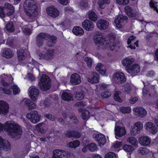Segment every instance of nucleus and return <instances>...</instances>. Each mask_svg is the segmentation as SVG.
I'll use <instances>...</instances> for the list:
<instances>
[{
  "mask_svg": "<svg viewBox=\"0 0 158 158\" xmlns=\"http://www.w3.org/2000/svg\"><path fill=\"white\" fill-rule=\"evenodd\" d=\"M3 129L5 131L8 133L11 138L16 139H19L22 134L21 127L19 125L16 123L6 122L4 126L0 123V131H2Z\"/></svg>",
  "mask_w": 158,
  "mask_h": 158,
  "instance_id": "1",
  "label": "nucleus"
},
{
  "mask_svg": "<svg viewBox=\"0 0 158 158\" xmlns=\"http://www.w3.org/2000/svg\"><path fill=\"white\" fill-rule=\"evenodd\" d=\"M108 39L106 40L105 37L101 34H96L93 37L94 42L96 45L99 44L102 46L104 43L106 42V44L110 47H115L118 46L120 42L119 41H115L116 36L112 33L108 35Z\"/></svg>",
  "mask_w": 158,
  "mask_h": 158,
  "instance_id": "2",
  "label": "nucleus"
},
{
  "mask_svg": "<svg viewBox=\"0 0 158 158\" xmlns=\"http://www.w3.org/2000/svg\"><path fill=\"white\" fill-rule=\"evenodd\" d=\"M48 39L49 40L47 42V45L49 47H52L55 44L57 40V37L54 35H50L45 32H40L36 36V43L39 48L43 46L44 40Z\"/></svg>",
  "mask_w": 158,
  "mask_h": 158,
  "instance_id": "3",
  "label": "nucleus"
},
{
  "mask_svg": "<svg viewBox=\"0 0 158 158\" xmlns=\"http://www.w3.org/2000/svg\"><path fill=\"white\" fill-rule=\"evenodd\" d=\"M23 8L27 15L32 18L36 16L38 7L36 2L33 0H26L24 3Z\"/></svg>",
  "mask_w": 158,
  "mask_h": 158,
  "instance_id": "4",
  "label": "nucleus"
},
{
  "mask_svg": "<svg viewBox=\"0 0 158 158\" xmlns=\"http://www.w3.org/2000/svg\"><path fill=\"white\" fill-rule=\"evenodd\" d=\"M51 80L49 77L46 74H43L40 78L39 85L40 89L43 91H46L51 87Z\"/></svg>",
  "mask_w": 158,
  "mask_h": 158,
  "instance_id": "5",
  "label": "nucleus"
},
{
  "mask_svg": "<svg viewBox=\"0 0 158 158\" xmlns=\"http://www.w3.org/2000/svg\"><path fill=\"white\" fill-rule=\"evenodd\" d=\"M26 117L31 123L36 124L40 121L41 116L38 114L37 111L34 110L27 113Z\"/></svg>",
  "mask_w": 158,
  "mask_h": 158,
  "instance_id": "6",
  "label": "nucleus"
},
{
  "mask_svg": "<svg viewBox=\"0 0 158 158\" xmlns=\"http://www.w3.org/2000/svg\"><path fill=\"white\" fill-rule=\"evenodd\" d=\"M55 50L53 49H48L44 54L40 53L39 55V59H44L45 60L48 61L53 59L54 58V53Z\"/></svg>",
  "mask_w": 158,
  "mask_h": 158,
  "instance_id": "7",
  "label": "nucleus"
},
{
  "mask_svg": "<svg viewBox=\"0 0 158 158\" xmlns=\"http://www.w3.org/2000/svg\"><path fill=\"white\" fill-rule=\"evenodd\" d=\"M114 82L117 84H122L125 82L126 77L123 73L121 72H115L113 75Z\"/></svg>",
  "mask_w": 158,
  "mask_h": 158,
  "instance_id": "8",
  "label": "nucleus"
},
{
  "mask_svg": "<svg viewBox=\"0 0 158 158\" xmlns=\"http://www.w3.org/2000/svg\"><path fill=\"white\" fill-rule=\"evenodd\" d=\"M127 72L132 77L137 76L140 71V66L137 64H132L130 67L127 68Z\"/></svg>",
  "mask_w": 158,
  "mask_h": 158,
  "instance_id": "9",
  "label": "nucleus"
},
{
  "mask_svg": "<svg viewBox=\"0 0 158 158\" xmlns=\"http://www.w3.org/2000/svg\"><path fill=\"white\" fill-rule=\"evenodd\" d=\"M46 12L48 16L53 18L58 17L60 14L59 10L53 6L47 7Z\"/></svg>",
  "mask_w": 158,
  "mask_h": 158,
  "instance_id": "10",
  "label": "nucleus"
},
{
  "mask_svg": "<svg viewBox=\"0 0 158 158\" xmlns=\"http://www.w3.org/2000/svg\"><path fill=\"white\" fill-rule=\"evenodd\" d=\"M93 137L97 141L100 147L104 145L106 142V137L103 134H94L93 135Z\"/></svg>",
  "mask_w": 158,
  "mask_h": 158,
  "instance_id": "11",
  "label": "nucleus"
},
{
  "mask_svg": "<svg viewBox=\"0 0 158 158\" xmlns=\"http://www.w3.org/2000/svg\"><path fill=\"white\" fill-rule=\"evenodd\" d=\"M143 128V125L140 122H138L135 123L134 126H132L131 127V134H139L140 131Z\"/></svg>",
  "mask_w": 158,
  "mask_h": 158,
  "instance_id": "12",
  "label": "nucleus"
},
{
  "mask_svg": "<svg viewBox=\"0 0 158 158\" xmlns=\"http://www.w3.org/2000/svg\"><path fill=\"white\" fill-rule=\"evenodd\" d=\"M145 127L147 130L153 135L155 134L158 131V129L155 124L151 122L146 123Z\"/></svg>",
  "mask_w": 158,
  "mask_h": 158,
  "instance_id": "13",
  "label": "nucleus"
},
{
  "mask_svg": "<svg viewBox=\"0 0 158 158\" xmlns=\"http://www.w3.org/2000/svg\"><path fill=\"white\" fill-rule=\"evenodd\" d=\"M9 106L6 101H0V114L6 115L9 112Z\"/></svg>",
  "mask_w": 158,
  "mask_h": 158,
  "instance_id": "14",
  "label": "nucleus"
},
{
  "mask_svg": "<svg viewBox=\"0 0 158 158\" xmlns=\"http://www.w3.org/2000/svg\"><path fill=\"white\" fill-rule=\"evenodd\" d=\"M109 23L107 20L103 19H99L97 21L96 25L100 30H105L107 28Z\"/></svg>",
  "mask_w": 158,
  "mask_h": 158,
  "instance_id": "15",
  "label": "nucleus"
},
{
  "mask_svg": "<svg viewBox=\"0 0 158 158\" xmlns=\"http://www.w3.org/2000/svg\"><path fill=\"white\" fill-rule=\"evenodd\" d=\"M128 19L127 17L126 16H119L115 18L114 20V23L116 25V27L118 28H121L123 26L122 23H123L124 21Z\"/></svg>",
  "mask_w": 158,
  "mask_h": 158,
  "instance_id": "16",
  "label": "nucleus"
},
{
  "mask_svg": "<svg viewBox=\"0 0 158 158\" xmlns=\"http://www.w3.org/2000/svg\"><path fill=\"white\" fill-rule=\"evenodd\" d=\"M82 27L87 31H92L94 28V24L91 21L85 19L82 23Z\"/></svg>",
  "mask_w": 158,
  "mask_h": 158,
  "instance_id": "17",
  "label": "nucleus"
},
{
  "mask_svg": "<svg viewBox=\"0 0 158 158\" xmlns=\"http://www.w3.org/2000/svg\"><path fill=\"white\" fill-rule=\"evenodd\" d=\"M70 82L74 85L80 84L81 82L80 76L76 73L72 74L70 77Z\"/></svg>",
  "mask_w": 158,
  "mask_h": 158,
  "instance_id": "18",
  "label": "nucleus"
},
{
  "mask_svg": "<svg viewBox=\"0 0 158 158\" xmlns=\"http://www.w3.org/2000/svg\"><path fill=\"white\" fill-rule=\"evenodd\" d=\"M136 115L141 118L145 117L147 114L146 110L142 107H136L134 108Z\"/></svg>",
  "mask_w": 158,
  "mask_h": 158,
  "instance_id": "19",
  "label": "nucleus"
},
{
  "mask_svg": "<svg viewBox=\"0 0 158 158\" xmlns=\"http://www.w3.org/2000/svg\"><path fill=\"white\" fill-rule=\"evenodd\" d=\"M114 131L115 136L118 137H121L125 135L126 132L125 127L120 126L115 127Z\"/></svg>",
  "mask_w": 158,
  "mask_h": 158,
  "instance_id": "20",
  "label": "nucleus"
},
{
  "mask_svg": "<svg viewBox=\"0 0 158 158\" xmlns=\"http://www.w3.org/2000/svg\"><path fill=\"white\" fill-rule=\"evenodd\" d=\"M87 80L89 83H97L99 82V75L98 73L94 72L92 73L91 77L88 78Z\"/></svg>",
  "mask_w": 158,
  "mask_h": 158,
  "instance_id": "21",
  "label": "nucleus"
},
{
  "mask_svg": "<svg viewBox=\"0 0 158 158\" xmlns=\"http://www.w3.org/2000/svg\"><path fill=\"white\" fill-rule=\"evenodd\" d=\"M58 152L55 158H70V153L69 152L60 150H56Z\"/></svg>",
  "mask_w": 158,
  "mask_h": 158,
  "instance_id": "22",
  "label": "nucleus"
},
{
  "mask_svg": "<svg viewBox=\"0 0 158 158\" xmlns=\"http://www.w3.org/2000/svg\"><path fill=\"white\" fill-rule=\"evenodd\" d=\"M134 61V59L133 58H129L128 57L123 59L122 61V64L126 66V69L130 67Z\"/></svg>",
  "mask_w": 158,
  "mask_h": 158,
  "instance_id": "23",
  "label": "nucleus"
},
{
  "mask_svg": "<svg viewBox=\"0 0 158 158\" xmlns=\"http://www.w3.org/2000/svg\"><path fill=\"white\" fill-rule=\"evenodd\" d=\"M139 143L142 145L147 146L149 145L151 139L148 136H143L140 137L139 139Z\"/></svg>",
  "mask_w": 158,
  "mask_h": 158,
  "instance_id": "24",
  "label": "nucleus"
},
{
  "mask_svg": "<svg viewBox=\"0 0 158 158\" xmlns=\"http://www.w3.org/2000/svg\"><path fill=\"white\" fill-rule=\"evenodd\" d=\"M124 10L127 15L131 18L135 17L136 16V13L134 12V10L132 7L129 6H126L124 7Z\"/></svg>",
  "mask_w": 158,
  "mask_h": 158,
  "instance_id": "25",
  "label": "nucleus"
},
{
  "mask_svg": "<svg viewBox=\"0 0 158 158\" xmlns=\"http://www.w3.org/2000/svg\"><path fill=\"white\" fill-rule=\"evenodd\" d=\"M2 56L7 59L12 58L13 55L12 51L9 48H4L2 51Z\"/></svg>",
  "mask_w": 158,
  "mask_h": 158,
  "instance_id": "26",
  "label": "nucleus"
},
{
  "mask_svg": "<svg viewBox=\"0 0 158 158\" xmlns=\"http://www.w3.org/2000/svg\"><path fill=\"white\" fill-rule=\"evenodd\" d=\"M18 58L19 60H22L25 59L27 55L24 49H20L17 50Z\"/></svg>",
  "mask_w": 158,
  "mask_h": 158,
  "instance_id": "27",
  "label": "nucleus"
},
{
  "mask_svg": "<svg viewBox=\"0 0 158 158\" xmlns=\"http://www.w3.org/2000/svg\"><path fill=\"white\" fill-rule=\"evenodd\" d=\"M73 33L76 35H81L84 33L83 29L80 27L75 26L73 29Z\"/></svg>",
  "mask_w": 158,
  "mask_h": 158,
  "instance_id": "28",
  "label": "nucleus"
},
{
  "mask_svg": "<svg viewBox=\"0 0 158 158\" xmlns=\"http://www.w3.org/2000/svg\"><path fill=\"white\" fill-rule=\"evenodd\" d=\"M61 98L63 100L65 101H69L73 100L72 94L71 93H69L65 92H63L62 93Z\"/></svg>",
  "mask_w": 158,
  "mask_h": 158,
  "instance_id": "29",
  "label": "nucleus"
},
{
  "mask_svg": "<svg viewBox=\"0 0 158 158\" xmlns=\"http://www.w3.org/2000/svg\"><path fill=\"white\" fill-rule=\"evenodd\" d=\"M24 103L25 105L28 106L29 110H32L36 107L35 104L29 99H26Z\"/></svg>",
  "mask_w": 158,
  "mask_h": 158,
  "instance_id": "30",
  "label": "nucleus"
},
{
  "mask_svg": "<svg viewBox=\"0 0 158 158\" xmlns=\"http://www.w3.org/2000/svg\"><path fill=\"white\" fill-rule=\"evenodd\" d=\"M88 17L89 19L94 22L96 21L97 20V15L94 11L91 10L89 11Z\"/></svg>",
  "mask_w": 158,
  "mask_h": 158,
  "instance_id": "31",
  "label": "nucleus"
},
{
  "mask_svg": "<svg viewBox=\"0 0 158 158\" xmlns=\"http://www.w3.org/2000/svg\"><path fill=\"white\" fill-rule=\"evenodd\" d=\"M43 123H40L37 124L36 126V128L39 132L44 134L46 132Z\"/></svg>",
  "mask_w": 158,
  "mask_h": 158,
  "instance_id": "32",
  "label": "nucleus"
},
{
  "mask_svg": "<svg viewBox=\"0 0 158 158\" xmlns=\"http://www.w3.org/2000/svg\"><path fill=\"white\" fill-rule=\"evenodd\" d=\"M127 141L135 147H136L138 145V142L137 139L134 137H129L127 138Z\"/></svg>",
  "mask_w": 158,
  "mask_h": 158,
  "instance_id": "33",
  "label": "nucleus"
},
{
  "mask_svg": "<svg viewBox=\"0 0 158 158\" xmlns=\"http://www.w3.org/2000/svg\"><path fill=\"white\" fill-rule=\"evenodd\" d=\"M80 143L79 141L76 140L69 142L68 146L71 148H76L80 145Z\"/></svg>",
  "mask_w": 158,
  "mask_h": 158,
  "instance_id": "34",
  "label": "nucleus"
},
{
  "mask_svg": "<svg viewBox=\"0 0 158 158\" xmlns=\"http://www.w3.org/2000/svg\"><path fill=\"white\" fill-rule=\"evenodd\" d=\"M103 64H98L95 67L96 70L101 74L103 75L106 73V70L103 69Z\"/></svg>",
  "mask_w": 158,
  "mask_h": 158,
  "instance_id": "35",
  "label": "nucleus"
},
{
  "mask_svg": "<svg viewBox=\"0 0 158 158\" xmlns=\"http://www.w3.org/2000/svg\"><path fill=\"white\" fill-rule=\"evenodd\" d=\"M79 6L82 10H86L88 8L89 5L87 0H82L79 3Z\"/></svg>",
  "mask_w": 158,
  "mask_h": 158,
  "instance_id": "36",
  "label": "nucleus"
},
{
  "mask_svg": "<svg viewBox=\"0 0 158 158\" xmlns=\"http://www.w3.org/2000/svg\"><path fill=\"white\" fill-rule=\"evenodd\" d=\"M75 98L78 100H82L84 97L85 95L83 91L75 92H74Z\"/></svg>",
  "mask_w": 158,
  "mask_h": 158,
  "instance_id": "37",
  "label": "nucleus"
},
{
  "mask_svg": "<svg viewBox=\"0 0 158 158\" xmlns=\"http://www.w3.org/2000/svg\"><path fill=\"white\" fill-rule=\"evenodd\" d=\"M121 94V92L120 91H115L114 95V98L115 101L119 102H123L122 99L119 96Z\"/></svg>",
  "mask_w": 158,
  "mask_h": 158,
  "instance_id": "38",
  "label": "nucleus"
},
{
  "mask_svg": "<svg viewBox=\"0 0 158 158\" xmlns=\"http://www.w3.org/2000/svg\"><path fill=\"white\" fill-rule=\"evenodd\" d=\"M157 3L158 2H155L153 0H151L150 1L149 5L150 7L151 8L153 9L154 10L158 13V5H157Z\"/></svg>",
  "mask_w": 158,
  "mask_h": 158,
  "instance_id": "39",
  "label": "nucleus"
},
{
  "mask_svg": "<svg viewBox=\"0 0 158 158\" xmlns=\"http://www.w3.org/2000/svg\"><path fill=\"white\" fill-rule=\"evenodd\" d=\"M81 110V116L83 119L85 120L89 118L88 114H89V112L88 110L85 109H80L79 110V111Z\"/></svg>",
  "mask_w": 158,
  "mask_h": 158,
  "instance_id": "40",
  "label": "nucleus"
},
{
  "mask_svg": "<svg viewBox=\"0 0 158 158\" xmlns=\"http://www.w3.org/2000/svg\"><path fill=\"white\" fill-rule=\"evenodd\" d=\"M86 148L91 152H94L97 150V147L96 144L94 143H90L88 144Z\"/></svg>",
  "mask_w": 158,
  "mask_h": 158,
  "instance_id": "41",
  "label": "nucleus"
},
{
  "mask_svg": "<svg viewBox=\"0 0 158 158\" xmlns=\"http://www.w3.org/2000/svg\"><path fill=\"white\" fill-rule=\"evenodd\" d=\"M6 27V30L9 32H12L14 31L15 28L14 24L12 22H10L7 23Z\"/></svg>",
  "mask_w": 158,
  "mask_h": 158,
  "instance_id": "42",
  "label": "nucleus"
},
{
  "mask_svg": "<svg viewBox=\"0 0 158 158\" xmlns=\"http://www.w3.org/2000/svg\"><path fill=\"white\" fill-rule=\"evenodd\" d=\"M124 150L127 152H132L134 150V148L130 145L125 144L123 145Z\"/></svg>",
  "mask_w": 158,
  "mask_h": 158,
  "instance_id": "43",
  "label": "nucleus"
},
{
  "mask_svg": "<svg viewBox=\"0 0 158 158\" xmlns=\"http://www.w3.org/2000/svg\"><path fill=\"white\" fill-rule=\"evenodd\" d=\"M11 88L13 90V94L15 95L18 94L20 92V90L17 85L14 84L11 86Z\"/></svg>",
  "mask_w": 158,
  "mask_h": 158,
  "instance_id": "44",
  "label": "nucleus"
},
{
  "mask_svg": "<svg viewBox=\"0 0 158 158\" xmlns=\"http://www.w3.org/2000/svg\"><path fill=\"white\" fill-rule=\"evenodd\" d=\"M110 3V0H98V4L100 8L103 9V5L104 4H109Z\"/></svg>",
  "mask_w": 158,
  "mask_h": 158,
  "instance_id": "45",
  "label": "nucleus"
},
{
  "mask_svg": "<svg viewBox=\"0 0 158 158\" xmlns=\"http://www.w3.org/2000/svg\"><path fill=\"white\" fill-rule=\"evenodd\" d=\"M120 110L123 113H129L131 112V107L129 106L121 107L120 108Z\"/></svg>",
  "mask_w": 158,
  "mask_h": 158,
  "instance_id": "46",
  "label": "nucleus"
},
{
  "mask_svg": "<svg viewBox=\"0 0 158 158\" xmlns=\"http://www.w3.org/2000/svg\"><path fill=\"white\" fill-rule=\"evenodd\" d=\"M73 137L75 139L80 138L81 135V133L77 131L73 130Z\"/></svg>",
  "mask_w": 158,
  "mask_h": 158,
  "instance_id": "47",
  "label": "nucleus"
},
{
  "mask_svg": "<svg viewBox=\"0 0 158 158\" xmlns=\"http://www.w3.org/2000/svg\"><path fill=\"white\" fill-rule=\"evenodd\" d=\"M84 61L86 62L87 66L89 68L91 67L92 64V61L91 59L88 57H85L84 59Z\"/></svg>",
  "mask_w": 158,
  "mask_h": 158,
  "instance_id": "48",
  "label": "nucleus"
},
{
  "mask_svg": "<svg viewBox=\"0 0 158 158\" xmlns=\"http://www.w3.org/2000/svg\"><path fill=\"white\" fill-rule=\"evenodd\" d=\"M139 151L140 154L143 155H146L149 152V151L148 149L144 147L140 148Z\"/></svg>",
  "mask_w": 158,
  "mask_h": 158,
  "instance_id": "49",
  "label": "nucleus"
},
{
  "mask_svg": "<svg viewBox=\"0 0 158 158\" xmlns=\"http://www.w3.org/2000/svg\"><path fill=\"white\" fill-rule=\"evenodd\" d=\"M30 94L38 96L39 94V91L38 89L33 88L31 89L30 90Z\"/></svg>",
  "mask_w": 158,
  "mask_h": 158,
  "instance_id": "50",
  "label": "nucleus"
},
{
  "mask_svg": "<svg viewBox=\"0 0 158 158\" xmlns=\"http://www.w3.org/2000/svg\"><path fill=\"white\" fill-rule=\"evenodd\" d=\"M105 157V158H116L115 154L112 152H109L106 154Z\"/></svg>",
  "mask_w": 158,
  "mask_h": 158,
  "instance_id": "51",
  "label": "nucleus"
},
{
  "mask_svg": "<svg viewBox=\"0 0 158 158\" xmlns=\"http://www.w3.org/2000/svg\"><path fill=\"white\" fill-rule=\"evenodd\" d=\"M111 95L110 93L108 91H105L101 94V96L103 98H107Z\"/></svg>",
  "mask_w": 158,
  "mask_h": 158,
  "instance_id": "52",
  "label": "nucleus"
},
{
  "mask_svg": "<svg viewBox=\"0 0 158 158\" xmlns=\"http://www.w3.org/2000/svg\"><path fill=\"white\" fill-rule=\"evenodd\" d=\"M117 3L119 4L126 5L129 2V0H116Z\"/></svg>",
  "mask_w": 158,
  "mask_h": 158,
  "instance_id": "53",
  "label": "nucleus"
},
{
  "mask_svg": "<svg viewBox=\"0 0 158 158\" xmlns=\"http://www.w3.org/2000/svg\"><path fill=\"white\" fill-rule=\"evenodd\" d=\"M73 130L67 131L64 133L66 137L68 138H71L73 137Z\"/></svg>",
  "mask_w": 158,
  "mask_h": 158,
  "instance_id": "54",
  "label": "nucleus"
},
{
  "mask_svg": "<svg viewBox=\"0 0 158 158\" xmlns=\"http://www.w3.org/2000/svg\"><path fill=\"white\" fill-rule=\"evenodd\" d=\"M14 8L12 9H10L7 10V12L6 13V15L7 16H10L14 14Z\"/></svg>",
  "mask_w": 158,
  "mask_h": 158,
  "instance_id": "55",
  "label": "nucleus"
},
{
  "mask_svg": "<svg viewBox=\"0 0 158 158\" xmlns=\"http://www.w3.org/2000/svg\"><path fill=\"white\" fill-rule=\"evenodd\" d=\"M135 39V37L133 36H131L128 39L127 41V43L128 45H129L131 43H133Z\"/></svg>",
  "mask_w": 158,
  "mask_h": 158,
  "instance_id": "56",
  "label": "nucleus"
},
{
  "mask_svg": "<svg viewBox=\"0 0 158 158\" xmlns=\"http://www.w3.org/2000/svg\"><path fill=\"white\" fill-rule=\"evenodd\" d=\"M23 32L26 35H30L31 33V30L28 28H26L24 29Z\"/></svg>",
  "mask_w": 158,
  "mask_h": 158,
  "instance_id": "57",
  "label": "nucleus"
},
{
  "mask_svg": "<svg viewBox=\"0 0 158 158\" xmlns=\"http://www.w3.org/2000/svg\"><path fill=\"white\" fill-rule=\"evenodd\" d=\"M6 15L4 12V9L2 6H0V16L4 18L5 17Z\"/></svg>",
  "mask_w": 158,
  "mask_h": 158,
  "instance_id": "58",
  "label": "nucleus"
},
{
  "mask_svg": "<svg viewBox=\"0 0 158 158\" xmlns=\"http://www.w3.org/2000/svg\"><path fill=\"white\" fill-rule=\"evenodd\" d=\"M122 145L121 142L117 141L115 143H114L113 146L115 148H120Z\"/></svg>",
  "mask_w": 158,
  "mask_h": 158,
  "instance_id": "59",
  "label": "nucleus"
},
{
  "mask_svg": "<svg viewBox=\"0 0 158 158\" xmlns=\"http://www.w3.org/2000/svg\"><path fill=\"white\" fill-rule=\"evenodd\" d=\"M50 102L51 101L50 99H46L44 101V104L45 106L48 107L51 104Z\"/></svg>",
  "mask_w": 158,
  "mask_h": 158,
  "instance_id": "60",
  "label": "nucleus"
},
{
  "mask_svg": "<svg viewBox=\"0 0 158 158\" xmlns=\"http://www.w3.org/2000/svg\"><path fill=\"white\" fill-rule=\"evenodd\" d=\"M148 89L147 88H143V95L145 97L148 95Z\"/></svg>",
  "mask_w": 158,
  "mask_h": 158,
  "instance_id": "61",
  "label": "nucleus"
},
{
  "mask_svg": "<svg viewBox=\"0 0 158 158\" xmlns=\"http://www.w3.org/2000/svg\"><path fill=\"white\" fill-rule=\"evenodd\" d=\"M1 83L2 84V85L5 87H8L10 85V83L6 82L3 79H2Z\"/></svg>",
  "mask_w": 158,
  "mask_h": 158,
  "instance_id": "62",
  "label": "nucleus"
},
{
  "mask_svg": "<svg viewBox=\"0 0 158 158\" xmlns=\"http://www.w3.org/2000/svg\"><path fill=\"white\" fill-rule=\"evenodd\" d=\"M70 119L73 120V123L75 124H76L78 123V120L76 117L75 115L70 117Z\"/></svg>",
  "mask_w": 158,
  "mask_h": 158,
  "instance_id": "63",
  "label": "nucleus"
},
{
  "mask_svg": "<svg viewBox=\"0 0 158 158\" xmlns=\"http://www.w3.org/2000/svg\"><path fill=\"white\" fill-rule=\"evenodd\" d=\"M50 137V136H47L46 137H40L39 139L40 140L41 142H46L47 141L46 139L48 138V139H49V138Z\"/></svg>",
  "mask_w": 158,
  "mask_h": 158,
  "instance_id": "64",
  "label": "nucleus"
}]
</instances>
